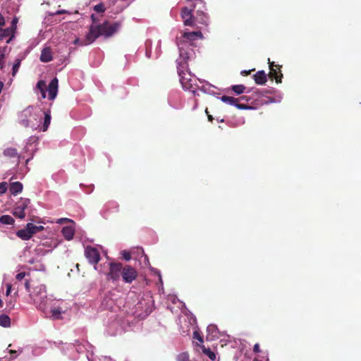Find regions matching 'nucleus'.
I'll return each instance as SVG.
<instances>
[{
  "label": "nucleus",
  "mask_w": 361,
  "mask_h": 361,
  "mask_svg": "<svg viewBox=\"0 0 361 361\" xmlns=\"http://www.w3.org/2000/svg\"><path fill=\"white\" fill-rule=\"evenodd\" d=\"M120 26V23H110L109 21H105L99 25H91L86 36L87 44L92 43L99 36L105 37L112 36L118 31Z\"/></svg>",
  "instance_id": "f257e3e1"
},
{
  "label": "nucleus",
  "mask_w": 361,
  "mask_h": 361,
  "mask_svg": "<svg viewBox=\"0 0 361 361\" xmlns=\"http://www.w3.org/2000/svg\"><path fill=\"white\" fill-rule=\"evenodd\" d=\"M30 298L39 310L46 313V311L50 306L49 302L51 300L47 298L46 286L44 285L39 284L35 286L30 293Z\"/></svg>",
  "instance_id": "f03ea898"
},
{
  "label": "nucleus",
  "mask_w": 361,
  "mask_h": 361,
  "mask_svg": "<svg viewBox=\"0 0 361 361\" xmlns=\"http://www.w3.org/2000/svg\"><path fill=\"white\" fill-rule=\"evenodd\" d=\"M33 110L32 107L28 106L19 114V122L25 128L31 127L32 128H37L35 123H34L32 121L37 120V114L33 113Z\"/></svg>",
  "instance_id": "7ed1b4c3"
},
{
  "label": "nucleus",
  "mask_w": 361,
  "mask_h": 361,
  "mask_svg": "<svg viewBox=\"0 0 361 361\" xmlns=\"http://www.w3.org/2000/svg\"><path fill=\"white\" fill-rule=\"evenodd\" d=\"M180 66H181L180 65L178 67V73L180 76V82L183 88L185 90H191L193 93H195V80L192 78L189 73H185L183 71H182L180 69Z\"/></svg>",
  "instance_id": "20e7f679"
},
{
  "label": "nucleus",
  "mask_w": 361,
  "mask_h": 361,
  "mask_svg": "<svg viewBox=\"0 0 361 361\" xmlns=\"http://www.w3.org/2000/svg\"><path fill=\"white\" fill-rule=\"evenodd\" d=\"M180 16L183 19L184 25L190 26L197 30L202 29V26H199L196 23H195V16L193 15L192 9L183 7L180 11Z\"/></svg>",
  "instance_id": "39448f33"
},
{
  "label": "nucleus",
  "mask_w": 361,
  "mask_h": 361,
  "mask_svg": "<svg viewBox=\"0 0 361 361\" xmlns=\"http://www.w3.org/2000/svg\"><path fill=\"white\" fill-rule=\"evenodd\" d=\"M122 263L111 262L109 264V270L107 273V280L112 281H119L122 272Z\"/></svg>",
  "instance_id": "423d86ee"
},
{
  "label": "nucleus",
  "mask_w": 361,
  "mask_h": 361,
  "mask_svg": "<svg viewBox=\"0 0 361 361\" xmlns=\"http://www.w3.org/2000/svg\"><path fill=\"white\" fill-rule=\"evenodd\" d=\"M137 276V271L130 265H122L121 277L127 283H131Z\"/></svg>",
  "instance_id": "0eeeda50"
},
{
  "label": "nucleus",
  "mask_w": 361,
  "mask_h": 361,
  "mask_svg": "<svg viewBox=\"0 0 361 361\" xmlns=\"http://www.w3.org/2000/svg\"><path fill=\"white\" fill-rule=\"evenodd\" d=\"M85 256L90 264L94 265L96 269V265L100 260V255L98 250L92 246H87L85 249Z\"/></svg>",
  "instance_id": "6e6552de"
},
{
  "label": "nucleus",
  "mask_w": 361,
  "mask_h": 361,
  "mask_svg": "<svg viewBox=\"0 0 361 361\" xmlns=\"http://www.w3.org/2000/svg\"><path fill=\"white\" fill-rule=\"evenodd\" d=\"M221 100L226 104L236 106L239 109H247L249 107L246 104H238L239 100H247L246 96H242L239 99H236L233 97L224 95L221 97Z\"/></svg>",
  "instance_id": "1a4fd4ad"
},
{
  "label": "nucleus",
  "mask_w": 361,
  "mask_h": 361,
  "mask_svg": "<svg viewBox=\"0 0 361 361\" xmlns=\"http://www.w3.org/2000/svg\"><path fill=\"white\" fill-rule=\"evenodd\" d=\"M270 71L269 73V78L273 80L275 79L277 83L281 82L283 74L281 71V66L274 65V62H270L269 60Z\"/></svg>",
  "instance_id": "9d476101"
},
{
  "label": "nucleus",
  "mask_w": 361,
  "mask_h": 361,
  "mask_svg": "<svg viewBox=\"0 0 361 361\" xmlns=\"http://www.w3.org/2000/svg\"><path fill=\"white\" fill-rule=\"evenodd\" d=\"M30 203L29 199L24 200L20 204H18L13 212V214L20 219H23L25 216V209L27 207L28 204Z\"/></svg>",
  "instance_id": "9b49d317"
},
{
  "label": "nucleus",
  "mask_w": 361,
  "mask_h": 361,
  "mask_svg": "<svg viewBox=\"0 0 361 361\" xmlns=\"http://www.w3.org/2000/svg\"><path fill=\"white\" fill-rule=\"evenodd\" d=\"M59 80L56 78H53L48 87V98L49 100H54L58 93Z\"/></svg>",
  "instance_id": "f8f14e48"
},
{
  "label": "nucleus",
  "mask_w": 361,
  "mask_h": 361,
  "mask_svg": "<svg viewBox=\"0 0 361 361\" xmlns=\"http://www.w3.org/2000/svg\"><path fill=\"white\" fill-rule=\"evenodd\" d=\"M181 37L183 39L184 41L190 42L194 41L199 39L203 38V35L201 32V31L197 30V31H192V32H185L182 34Z\"/></svg>",
  "instance_id": "ddd939ff"
},
{
  "label": "nucleus",
  "mask_w": 361,
  "mask_h": 361,
  "mask_svg": "<svg viewBox=\"0 0 361 361\" xmlns=\"http://www.w3.org/2000/svg\"><path fill=\"white\" fill-rule=\"evenodd\" d=\"M194 20L197 25L202 26V29L208 25V16L203 11H197Z\"/></svg>",
  "instance_id": "4468645a"
},
{
  "label": "nucleus",
  "mask_w": 361,
  "mask_h": 361,
  "mask_svg": "<svg viewBox=\"0 0 361 361\" xmlns=\"http://www.w3.org/2000/svg\"><path fill=\"white\" fill-rule=\"evenodd\" d=\"M15 32L12 30V28H5L2 29L0 34V40H3L4 39L8 37L6 40V43L9 44L13 38L14 37Z\"/></svg>",
  "instance_id": "2eb2a0df"
},
{
  "label": "nucleus",
  "mask_w": 361,
  "mask_h": 361,
  "mask_svg": "<svg viewBox=\"0 0 361 361\" xmlns=\"http://www.w3.org/2000/svg\"><path fill=\"white\" fill-rule=\"evenodd\" d=\"M53 59L52 51L50 47H45L42 50L40 61L44 63L51 61Z\"/></svg>",
  "instance_id": "dca6fc26"
},
{
  "label": "nucleus",
  "mask_w": 361,
  "mask_h": 361,
  "mask_svg": "<svg viewBox=\"0 0 361 361\" xmlns=\"http://www.w3.org/2000/svg\"><path fill=\"white\" fill-rule=\"evenodd\" d=\"M254 80L257 85H264L267 81V75L264 71H259L253 75Z\"/></svg>",
  "instance_id": "f3484780"
},
{
  "label": "nucleus",
  "mask_w": 361,
  "mask_h": 361,
  "mask_svg": "<svg viewBox=\"0 0 361 361\" xmlns=\"http://www.w3.org/2000/svg\"><path fill=\"white\" fill-rule=\"evenodd\" d=\"M16 235L23 240H28L32 238L30 230L26 225L25 228L18 230L16 232Z\"/></svg>",
  "instance_id": "a211bd4d"
},
{
  "label": "nucleus",
  "mask_w": 361,
  "mask_h": 361,
  "mask_svg": "<svg viewBox=\"0 0 361 361\" xmlns=\"http://www.w3.org/2000/svg\"><path fill=\"white\" fill-rule=\"evenodd\" d=\"M61 233L65 239L71 240L74 236L75 230L72 226H65L62 228Z\"/></svg>",
  "instance_id": "6ab92c4d"
},
{
  "label": "nucleus",
  "mask_w": 361,
  "mask_h": 361,
  "mask_svg": "<svg viewBox=\"0 0 361 361\" xmlns=\"http://www.w3.org/2000/svg\"><path fill=\"white\" fill-rule=\"evenodd\" d=\"M10 192L12 195H16L23 190V184L20 182H13L10 184Z\"/></svg>",
  "instance_id": "aec40b11"
},
{
  "label": "nucleus",
  "mask_w": 361,
  "mask_h": 361,
  "mask_svg": "<svg viewBox=\"0 0 361 361\" xmlns=\"http://www.w3.org/2000/svg\"><path fill=\"white\" fill-rule=\"evenodd\" d=\"M63 312L61 307H53L50 310V318L52 319H61V313Z\"/></svg>",
  "instance_id": "412c9836"
},
{
  "label": "nucleus",
  "mask_w": 361,
  "mask_h": 361,
  "mask_svg": "<svg viewBox=\"0 0 361 361\" xmlns=\"http://www.w3.org/2000/svg\"><path fill=\"white\" fill-rule=\"evenodd\" d=\"M27 228L30 230L32 236L34 234L44 230V227L43 226H35L32 223L27 224Z\"/></svg>",
  "instance_id": "4be33fe9"
},
{
  "label": "nucleus",
  "mask_w": 361,
  "mask_h": 361,
  "mask_svg": "<svg viewBox=\"0 0 361 361\" xmlns=\"http://www.w3.org/2000/svg\"><path fill=\"white\" fill-rule=\"evenodd\" d=\"M3 154L5 157H7L9 158H13V157H18L17 149L16 148H13V147L6 148V149H4Z\"/></svg>",
  "instance_id": "5701e85b"
},
{
  "label": "nucleus",
  "mask_w": 361,
  "mask_h": 361,
  "mask_svg": "<svg viewBox=\"0 0 361 361\" xmlns=\"http://www.w3.org/2000/svg\"><path fill=\"white\" fill-rule=\"evenodd\" d=\"M51 122V114L50 111L45 112L44 113V123L42 128V130L43 132H45L47 130Z\"/></svg>",
  "instance_id": "b1692460"
},
{
  "label": "nucleus",
  "mask_w": 361,
  "mask_h": 361,
  "mask_svg": "<svg viewBox=\"0 0 361 361\" xmlns=\"http://www.w3.org/2000/svg\"><path fill=\"white\" fill-rule=\"evenodd\" d=\"M0 326L3 327H9L11 326L10 317L4 314L0 315Z\"/></svg>",
  "instance_id": "393cba45"
},
{
  "label": "nucleus",
  "mask_w": 361,
  "mask_h": 361,
  "mask_svg": "<svg viewBox=\"0 0 361 361\" xmlns=\"http://www.w3.org/2000/svg\"><path fill=\"white\" fill-rule=\"evenodd\" d=\"M0 222L3 224L12 225L14 224L15 220L10 215H2L0 217Z\"/></svg>",
  "instance_id": "a878e982"
},
{
  "label": "nucleus",
  "mask_w": 361,
  "mask_h": 361,
  "mask_svg": "<svg viewBox=\"0 0 361 361\" xmlns=\"http://www.w3.org/2000/svg\"><path fill=\"white\" fill-rule=\"evenodd\" d=\"M202 350V353L206 355L207 356H208L209 357V359H211L212 360H215L216 359V354L212 351L209 348H205L204 345H200Z\"/></svg>",
  "instance_id": "bb28decb"
},
{
  "label": "nucleus",
  "mask_w": 361,
  "mask_h": 361,
  "mask_svg": "<svg viewBox=\"0 0 361 361\" xmlns=\"http://www.w3.org/2000/svg\"><path fill=\"white\" fill-rule=\"evenodd\" d=\"M246 87L243 85H235L231 86V90L236 94H240L244 92Z\"/></svg>",
  "instance_id": "cd10ccee"
},
{
  "label": "nucleus",
  "mask_w": 361,
  "mask_h": 361,
  "mask_svg": "<svg viewBox=\"0 0 361 361\" xmlns=\"http://www.w3.org/2000/svg\"><path fill=\"white\" fill-rule=\"evenodd\" d=\"M37 89L39 90V92L46 91L47 90V85L45 81L39 80L37 83L36 86Z\"/></svg>",
  "instance_id": "c85d7f7f"
},
{
  "label": "nucleus",
  "mask_w": 361,
  "mask_h": 361,
  "mask_svg": "<svg viewBox=\"0 0 361 361\" xmlns=\"http://www.w3.org/2000/svg\"><path fill=\"white\" fill-rule=\"evenodd\" d=\"M178 361H190L189 358V355L188 353H182L179 354L177 357Z\"/></svg>",
  "instance_id": "c756f323"
},
{
  "label": "nucleus",
  "mask_w": 361,
  "mask_h": 361,
  "mask_svg": "<svg viewBox=\"0 0 361 361\" xmlns=\"http://www.w3.org/2000/svg\"><path fill=\"white\" fill-rule=\"evenodd\" d=\"M93 9L97 13H104L106 11V8L103 3L95 5Z\"/></svg>",
  "instance_id": "7c9ffc66"
},
{
  "label": "nucleus",
  "mask_w": 361,
  "mask_h": 361,
  "mask_svg": "<svg viewBox=\"0 0 361 361\" xmlns=\"http://www.w3.org/2000/svg\"><path fill=\"white\" fill-rule=\"evenodd\" d=\"M20 63H21L20 59H18L16 60V62L13 66V73H12L13 76H15L16 73L18 71L19 67L20 66Z\"/></svg>",
  "instance_id": "2f4dec72"
},
{
  "label": "nucleus",
  "mask_w": 361,
  "mask_h": 361,
  "mask_svg": "<svg viewBox=\"0 0 361 361\" xmlns=\"http://www.w3.org/2000/svg\"><path fill=\"white\" fill-rule=\"evenodd\" d=\"M192 338L193 339L195 340H197L198 341H200L201 343H202L204 342V340H203V336L200 334V333L197 331H195L193 332V336H192Z\"/></svg>",
  "instance_id": "473e14b6"
},
{
  "label": "nucleus",
  "mask_w": 361,
  "mask_h": 361,
  "mask_svg": "<svg viewBox=\"0 0 361 361\" xmlns=\"http://www.w3.org/2000/svg\"><path fill=\"white\" fill-rule=\"evenodd\" d=\"M18 22V18L17 17H14L11 21V25L9 28H12V30L15 32L17 28V23Z\"/></svg>",
  "instance_id": "72a5a7b5"
},
{
  "label": "nucleus",
  "mask_w": 361,
  "mask_h": 361,
  "mask_svg": "<svg viewBox=\"0 0 361 361\" xmlns=\"http://www.w3.org/2000/svg\"><path fill=\"white\" fill-rule=\"evenodd\" d=\"M26 275L29 276V274H27L26 272H20L16 274V279L17 281H21L25 278Z\"/></svg>",
  "instance_id": "f704fd0d"
},
{
  "label": "nucleus",
  "mask_w": 361,
  "mask_h": 361,
  "mask_svg": "<svg viewBox=\"0 0 361 361\" xmlns=\"http://www.w3.org/2000/svg\"><path fill=\"white\" fill-rule=\"evenodd\" d=\"M7 190V183L6 182L0 183V194H4Z\"/></svg>",
  "instance_id": "c9c22d12"
},
{
  "label": "nucleus",
  "mask_w": 361,
  "mask_h": 361,
  "mask_svg": "<svg viewBox=\"0 0 361 361\" xmlns=\"http://www.w3.org/2000/svg\"><path fill=\"white\" fill-rule=\"evenodd\" d=\"M5 57V54L0 50V69L2 70L4 66V59Z\"/></svg>",
  "instance_id": "e433bc0d"
},
{
  "label": "nucleus",
  "mask_w": 361,
  "mask_h": 361,
  "mask_svg": "<svg viewBox=\"0 0 361 361\" xmlns=\"http://www.w3.org/2000/svg\"><path fill=\"white\" fill-rule=\"evenodd\" d=\"M23 285H24L25 290L27 292H30V280L28 279H25V282H24Z\"/></svg>",
  "instance_id": "4c0bfd02"
},
{
  "label": "nucleus",
  "mask_w": 361,
  "mask_h": 361,
  "mask_svg": "<svg viewBox=\"0 0 361 361\" xmlns=\"http://www.w3.org/2000/svg\"><path fill=\"white\" fill-rule=\"evenodd\" d=\"M11 288H12V286L11 284L10 283H8L6 285V295L8 296L10 295L11 292Z\"/></svg>",
  "instance_id": "58836bf2"
},
{
  "label": "nucleus",
  "mask_w": 361,
  "mask_h": 361,
  "mask_svg": "<svg viewBox=\"0 0 361 361\" xmlns=\"http://www.w3.org/2000/svg\"><path fill=\"white\" fill-rule=\"evenodd\" d=\"M253 351L255 353H258L260 352V348H259V343H255L254 347H253Z\"/></svg>",
  "instance_id": "ea45409f"
},
{
  "label": "nucleus",
  "mask_w": 361,
  "mask_h": 361,
  "mask_svg": "<svg viewBox=\"0 0 361 361\" xmlns=\"http://www.w3.org/2000/svg\"><path fill=\"white\" fill-rule=\"evenodd\" d=\"M66 221H72L71 219H67V218H61V219H59L57 221V223L62 224V223L66 222Z\"/></svg>",
  "instance_id": "a19ab883"
},
{
  "label": "nucleus",
  "mask_w": 361,
  "mask_h": 361,
  "mask_svg": "<svg viewBox=\"0 0 361 361\" xmlns=\"http://www.w3.org/2000/svg\"><path fill=\"white\" fill-rule=\"evenodd\" d=\"M5 25V18L0 13V27H2Z\"/></svg>",
  "instance_id": "79ce46f5"
},
{
  "label": "nucleus",
  "mask_w": 361,
  "mask_h": 361,
  "mask_svg": "<svg viewBox=\"0 0 361 361\" xmlns=\"http://www.w3.org/2000/svg\"><path fill=\"white\" fill-rule=\"evenodd\" d=\"M205 112H206V114H207V115L208 120H209L210 122H212V121H213V120H214V118L212 117V115L209 114V112H208L207 109H206Z\"/></svg>",
  "instance_id": "37998d69"
},
{
  "label": "nucleus",
  "mask_w": 361,
  "mask_h": 361,
  "mask_svg": "<svg viewBox=\"0 0 361 361\" xmlns=\"http://www.w3.org/2000/svg\"><path fill=\"white\" fill-rule=\"evenodd\" d=\"M66 13V11L65 10H59L57 11H56L53 15H61L62 13Z\"/></svg>",
  "instance_id": "c03bdc74"
},
{
  "label": "nucleus",
  "mask_w": 361,
  "mask_h": 361,
  "mask_svg": "<svg viewBox=\"0 0 361 361\" xmlns=\"http://www.w3.org/2000/svg\"><path fill=\"white\" fill-rule=\"evenodd\" d=\"M41 93V95H42V97L43 99L46 98L47 95H46V91H42V92H40Z\"/></svg>",
  "instance_id": "a18cd8bd"
},
{
  "label": "nucleus",
  "mask_w": 361,
  "mask_h": 361,
  "mask_svg": "<svg viewBox=\"0 0 361 361\" xmlns=\"http://www.w3.org/2000/svg\"><path fill=\"white\" fill-rule=\"evenodd\" d=\"M9 353H10L11 354H14V355H15V357L17 356V355H16L17 351H16V350H11L9 351Z\"/></svg>",
  "instance_id": "49530a36"
},
{
  "label": "nucleus",
  "mask_w": 361,
  "mask_h": 361,
  "mask_svg": "<svg viewBox=\"0 0 361 361\" xmlns=\"http://www.w3.org/2000/svg\"><path fill=\"white\" fill-rule=\"evenodd\" d=\"M91 18H92V21L94 23L96 22L97 19H96L95 16L94 14L91 15Z\"/></svg>",
  "instance_id": "de8ad7c7"
},
{
  "label": "nucleus",
  "mask_w": 361,
  "mask_h": 361,
  "mask_svg": "<svg viewBox=\"0 0 361 361\" xmlns=\"http://www.w3.org/2000/svg\"><path fill=\"white\" fill-rule=\"evenodd\" d=\"M251 72V71H243L242 72V74H245V75H247L248 74H250Z\"/></svg>",
  "instance_id": "09e8293b"
},
{
  "label": "nucleus",
  "mask_w": 361,
  "mask_h": 361,
  "mask_svg": "<svg viewBox=\"0 0 361 361\" xmlns=\"http://www.w3.org/2000/svg\"><path fill=\"white\" fill-rule=\"evenodd\" d=\"M124 258L127 260L130 259V256L129 254H127L126 255L124 256Z\"/></svg>",
  "instance_id": "8fccbe9b"
},
{
  "label": "nucleus",
  "mask_w": 361,
  "mask_h": 361,
  "mask_svg": "<svg viewBox=\"0 0 361 361\" xmlns=\"http://www.w3.org/2000/svg\"><path fill=\"white\" fill-rule=\"evenodd\" d=\"M4 305L2 300L0 298V308H1Z\"/></svg>",
  "instance_id": "3c124183"
},
{
  "label": "nucleus",
  "mask_w": 361,
  "mask_h": 361,
  "mask_svg": "<svg viewBox=\"0 0 361 361\" xmlns=\"http://www.w3.org/2000/svg\"><path fill=\"white\" fill-rule=\"evenodd\" d=\"M253 361H260V360H259L257 358H255V359L253 360Z\"/></svg>",
  "instance_id": "603ef678"
}]
</instances>
